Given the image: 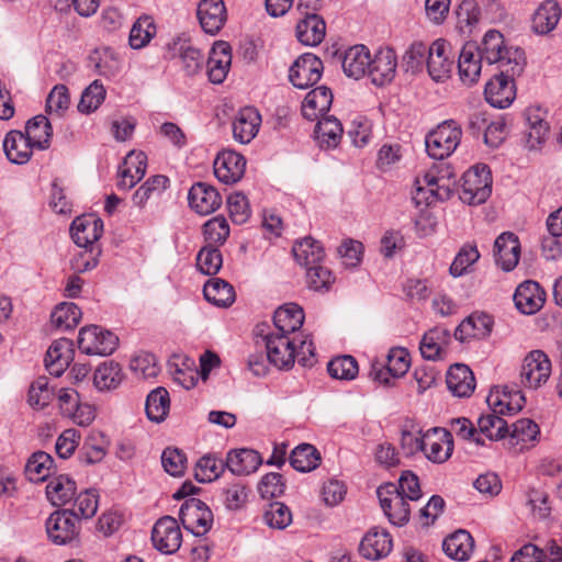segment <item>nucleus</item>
<instances>
[{
    "label": "nucleus",
    "instance_id": "a19ab883",
    "mask_svg": "<svg viewBox=\"0 0 562 562\" xmlns=\"http://www.w3.org/2000/svg\"><path fill=\"white\" fill-rule=\"evenodd\" d=\"M292 251L297 263L305 268L321 263L325 257L323 246L312 237L296 241Z\"/></svg>",
    "mask_w": 562,
    "mask_h": 562
},
{
    "label": "nucleus",
    "instance_id": "a211bd4d",
    "mask_svg": "<svg viewBox=\"0 0 562 562\" xmlns=\"http://www.w3.org/2000/svg\"><path fill=\"white\" fill-rule=\"evenodd\" d=\"M397 58L394 49L390 47L380 48L373 58L370 59L368 75L373 85L385 86L395 77Z\"/></svg>",
    "mask_w": 562,
    "mask_h": 562
},
{
    "label": "nucleus",
    "instance_id": "4be33fe9",
    "mask_svg": "<svg viewBox=\"0 0 562 562\" xmlns=\"http://www.w3.org/2000/svg\"><path fill=\"white\" fill-rule=\"evenodd\" d=\"M147 169V156L144 151H130L119 169L120 189L130 190L140 181Z\"/></svg>",
    "mask_w": 562,
    "mask_h": 562
},
{
    "label": "nucleus",
    "instance_id": "20e7f679",
    "mask_svg": "<svg viewBox=\"0 0 562 562\" xmlns=\"http://www.w3.org/2000/svg\"><path fill=\"white\" fill-rule=\"evenodd\" d=\"M492 193V173L486 165H475L462 176L459 198L470 205L484 203Z\"/></svg>",
    "mask_w": 562,
    "mask_h": 562
},
{
    "label": "nucleus",
    "instance_id": "9b49d317",
    "mask_svg": "<svg viewBox=\"0 0 562 562\" xmlns=\"http://www.w3.org/2000/svg\"><path fill=\"white\" fill-rule=\"evenodd\" d=\"M80 521L68 509L56 510L46 520V532L55 544H68L79 536Z\"/></svg>",
    "mask_w": 562,
    "mask_h": 562
},
{
    "label": "nucleus",
    "instance_id": "f257e3e1",
    "mask_svg": "<svg viewBox=\"0 0 562 562\" xmlns=\"http://www.w3.org/2000/svg\"><path fill=\"white\" fill-rule=\"evenodd\" d=\"M103 222L93 215L76 217L70 226L71 238L79 247L85 248L76 259L74 267L78 272H86L97 267L101 250L94 243L101 237Z\"/></svg>",
    "mask_w": 562,
    "mask_h": 562
},
{
    "label": "nucleus",
    "instance_id": "79ce46f5",
    "mask_svg": "<svg viewBox=\"0 0 562 562\" xmlns=\"http://www.w3.org/2000/svg\"><path fill=\"white\" fill-rule=\"evenodd\" d=\"M203 294L206 301L221 307H227L235 301L234 288L225 280L212 278L204 284Z\"/></svg>",
    "mask_w": 562,
    "mask_h": 562
},
{
    "label": "nucleus",
    "instance_id": "e433bc0d",
    "mask_svg": "<svg viewBox=\"0 0 562 562\" xmlns=\"http://www.w3.org/2000/svg\"><path fill=\"white\" fill-rule=\"evenodd\" d=\"M539 434V426L533 420L521 418L512 425L509 443L516 452H522L533 446Z\"/></svg>",
    "mask_w": 562,
    "mask_h": 562
},
{
    "label": "nucleus",
    "instance_id": "bb28decb",
    "mask_svg": "<svg viewBox=\"0 0 562 562\" xmlns=\"http://www.w3.org/2000/svg\"><path fill=\"white\" fill-rule=\"evenodd\" d=\"M493 317L485 313H473L461 322L454 330V338L461 342L470 338H486L493 329Z\"/></svg>",
    "mask_w": 562,
    "mask_h": 562
},
{
    "label": "nucleus",
    "instance_id": "8fccbe9b",
    "mask_svg": "<svg viewBox=\"0 0 562 562\" xmlns=\"http://www.w3.org/2000/svg\"><path fill=\"white\" fill-rule=\"evenodd\" d=\"M81 318V311L70 302L60 303L50 315L52 324L60 330L75 328Z\"/></svg>",
    "mask_w": 562,
    "mask_h": 562
},
{
    "label": "nucleus",
    "instance_id": "ddd939ff",
    "mask_svg": "<svg viewBox=\"0 0 562 562\" xmlns=\"http://www.w3.org/2000/svg\"><path fill=\"white\" fill-rule=\"evenodd\" d=\"M267 358L278 369L289 370L295 362V337L269 333L263 338Z\"/></svg>",
    "mask_w": 562,
    "mask_h": 562
},
{
    "label": "nucleus",
    "instance_id": "4c0bfd02",
    "mask_svg": "<svg viewBox=\"0 0 562 562\" xmlns=\"http://www.w3.org/2000/svg\"><path fill=\"white\" fill-rule=\"evenodd\" d=\"M260 454L252 449H239L228 452L226 468L236 475H248L254 473L261 464Z\"/></svg>",
    "mask_w": 562,
    "mask_h": 562
},
{
    "label": "nucleus",
    "instance_id": "39448f33",
    "mask_svg": "<svg viewBox=\"0 0 562 562\" xmlns=\"http://www.w3.org/2000/svg\"><path fill=\"white\" fill-rule=\"evenodd\" d=\"M461 135L462 131L454 121L439 124L426 136L425 145L428 155L438 160L449 157L460 144Z\"/></svg>",
    "mask_w": 562,
    "mask_h": 562
},
{
    "label": "nucleus",
    "instance_id": "6e6d98bb",
    "mask_svg": "<svg viewBox=\"0 0 562 562\" xmlns=\"http://www.w3.org/2000/svg\"><path fill=\"white\" fill-rule=\"evenodd\" d=\"M169 186V179L162 175L148 178L133 194V202L137 206H144L153 194H160Z\"/></svg>",
    "mask_w": 562,
    "mask_h": 562
},
{
    "label": "nucleus",
    "instance_id": "ea45409f",
    "mask_svg": "<svg viewBox=\"0 0 562 562\" xmlns=\"http://www.w3.org/2000/svg\"><path fill=\"white\" fill-rule=\"evenodd\" d=\"M561 18V9L557 1H544L532 16V29L538 34H548L557 26Z\"/></svg>",
    "mask_w": 562,
    "mask_h": 562
},
{
    "label": "nucleus",
    "instance_id": "6e6552de",
    "mask_svg": "<svg viewBox=\"0 0 562 562\" xmlns=\"http://www.w3.org/2000/svg\"><path fill=\"white\" fill-rule=\"evenodd\" d=\"M179 518L184 529L196 537L206 535L213 525V513L199 498H188L181 505Z\"/></svg>",
    "mask_w": 562,
    "mask_h": 562
},
{
    "label": "nucleus",
    "instance_id": "3c124183",
    "mask_svg": "<svg viewBox=\"0 0 562 562\" xmlns=\"http://www.w3.org/2000/svg\"><path fill=\"white\" fill-rule=\"evenodd\" d=\"M106 454V447L104 445L103 436L101 432H91L85 440L80 451L79 460L85 464H94L103 460Z\"/></svg>",
    "mask_w": 562,
    "mask_h": 562
},
{
    "label": "nucleus",
    "instance_id": "7c9ffc66",
    "mask_svg": "<svg viewBox=\"0 0 562 562\" xmlns=\"http://www.w3.org/2000/svg\"><path fill=\"white\" fill-rule=\"evenodd\" d=\"M304 322V311L295 303L280 306L273 315L274 331L272 334H284L292 337Z\"/></svg>",
    "mask_w": 562,
    "mask_h": 562
},
{
    "label": "nucleus",
    "instance_id": "2eb2a0df",
    "mask_svg": "<svg viewBox=\"0 0 562 562\" xmlns=\"http://www.w3.org/2000/svg\"><path fill=\"white\" fill-rule=\"evenodd\" d=\"M450 44L442 38L436 40L429 46V55L426 58V65L429 76L437 82L449 78L453 67V60L450 58Z\"/></svg>",
    "mask_w": 562,
    "mask_h": 562
},
{
    "label": "nucleus",
    "instance_id": "603ef678",
    "mask_svg": "<svg viewBox=\"0 0 562 562\" xmlns=\"http://www.w3.org/2000/svg\"><path fill=\"white\" fill-rule=\"evenodd\" d=\"M156 33V26L151 18L142 16L132 26L130 32V45L134 49L146 46Z\"/></svg>",
    "mask_w": 562,
    "mask_h": 562
},
{
    "label": "nucleus",
    "instance_id": "72a5a7b5",
    "mask_svg": "<svg viewBox=\"0 0 562 562\" xmlns=\"http://www.w3.org/2000/svg\"><path fill=\"white\" fill-rule=\"evenodd\" d=\"M370 59V52L364 45L351 46L342 55V70L347 77L358 80L368 74Z\"/></svg>",
    "mask_w": 562,
    "mask_h": 562
},
{
    "label": "nucleus",
    "instance_id": "0e129e2a",
    "mask_svg": "<svg viewBox=\"0 0 562 562\" xmlns=\"http://www.w3.org/2000/svg\"><path fill=\"white\" fill-rule=\"evenodd\" d=\"M53 396V390L48 387V379L40 376L31 384L27 401L33 408L42 409L49 404Z\"/></svg>",
    "mask_w": 562,
    "mask_h": 562
},
{
    "label": "nucleus",
    "instance_id": "338daca9",
    "mask_svg": "<svg viewBox=\"0 0 562 562\" xmlns=\"http://www.w3.org/2000/svg\"><path fill=\"white\" fill-rule=\"evenodd\" d=\"M131 370L143 379L155 378L160 371L155 355L149 352H142L136 355L131 360Z\"/></svg>",
    "mask_w": 562,
    "mask_h": 562
},
{
    "label": "nucleus",
    "instance_id": "e2e57ef3",
    "mask_svg": "<svg viewBox=\"0 0 562 562\" xmlns=\"http://www.w3.org/2000/svg\"><path fill=\"white\" fill-rule=\"evenodd\" d=\"M221 497L226 508L236 510L246 504L248 492L240 481H234L222 488Z\"/></svg>",
    "mask_w": 562,
    "mask_h": 562
},
{
    "label": "nucleus",
    "instance_id": "c9c22d12",
    "mask_svg": "<svg viewBox=\"0 0 562 562\" xmlns=\"http://www.w3.org/2000/svg\"><path fill=\"white\" fill-rule=\"evenodd\" d=\"M168 50L171 58L176 57L178 54L182 70L188 76H195L202 71L204 66V55L199 48L179 41L169 44Z\"/></svg>",
    "mask_w": 562,
    "mask_h": 562
},
{
    "label": "nucleus",
    "instance_id": "58836bf2",
    "mask_svg": "<svg viewBox=\"0 0 562 562\" xmlns=\"http://www.w3.org/2000/svg\"><path fill=\"white\" fill-rule=\"evenodd\" d=\"M442 549L450 559L465 561L473 552L474 540L469 531L460 529L443 540Z\"/></svg>",
    "mask_w": 562,
    "mask_h": 562
},
{
    "label": "nucleus",
    "instance_id": "de8ad7c7",
    "mask_svg": "<svg viewBox=\"0 0 562 562\" xmlns=\"http://www.w3.org/2000/svg\"><path fill=\"white\" fill-rule=\"evenodd\" d=\"M54 460L44 451L34 452L25 465V474L31 482H44L50 474Z\"/></svg>",
    "mask_w": 562,
    "mask_h": 562
},
{
    "label": "nucleus",
    "instance_id": "2f4dec72",
    "mask_svg": "<svg viewBox=\"0 0 562 562\" xmlns=\"http://www.w3.org/2000/svg\"><path fill=\"white\" fill-rule=\"evenodd\" d=\"M295 33L303 45L316 46L325 37L326 23L317 13H308L297 22Z\"/></svg>",
    "mask_w": 562,
    "mask_h": 562
},
{
    "label": "nucleus",
    "instance_id": "aec40b11",
    "mask_svg": "<svg viewBox=\"0 0 562 562\" xmlns=\"http://www.w3.org/2000/svg\"><path fill=\"white\" fill-rule=\"evenodd\" d=\"M189 205L201 215H209L215 212L222 204V196L218 191L205 182H196L189 190Z\"/></svg>",
    "mask_w": 562,
    "mask_h": 562
},
{
    "label": "nucleus",
    "instance_id": "09e8293b",
    "mask_svg": "<svg viewBox=\"0 0 562 562\" xmlns=\"http://www.w3.org/2000/svg\"><path fill=\"white\" fill-rule=\"evenodd\" d=\"M321 456L310 443L297 446L290 454V464L300 472H310L318 467Z\"/></svg>",
    "mask_w": 562,
    "mask_h": 562
},
{
    "label": "nucleus",
    "instance_id": "680f3d73",
    "mask_svg": "<svg viewBox=\"0 0 562 562\" xmlns=\"http://www.w3.org/2000/svg\"><path fill=\"white\" fill-rule=\"evenodd\" d=\"M105 98V89L99 83L98 80H94L89 87H87L80 98L78 103V110L81 113H91L95 111Z\"/></svg>",
    "mask_w": 562,
    "mask_h": 562
},
{
    "label": "nucleus",
    "instance_id": "5fc2aeb1",
    "mask_svg": "<svg viewBox=\"0 0 562 562\" xmlns=\"http://www.w3.org/2000/svg\"><path fill=\"white\" fill-rule=\"evenodd\" d=\"M223 265L222 254L216 246L205 245L196 256V267L205 276H215Z\"/></svg>",
    "mask_w": 562,
    "mask_h": 562
},
{
    "label": "nucleus",
    "instance_id": "f03ea898",
    "mask_svg": "<svg viewBox=\"0 0 562 562\" xmlns=\"http://www.w3.org/2000/svg\"><path fill=\"white\" fill-rule=\"evenodd\" d=\"M477 53L488 64H497L498 68L504 66L512 74H522L526 66L525 52L519 47L507 48L503 34L496 30L485 33Z\"/></svg>",
    "mask_w": 562,
    "mask_h": 562
},
{
    "label": "nucleus",
    "instance_id": "49530a36",
    "mask_svg": "<svg viewBox=\"0 0 562 562\" xmlns=\"http://www.w3.org/2000/svg\"><path fill=\"white\" fill-rule=\"evenodd\" d=\"M122 370L119 363L105 361L100 364L93 374V384L100 391L116 389L122 382Z\"/></svg>",
    "mask_w": 562,
    "mask_h": 562
},
{
    "label": "nucleus",
    "instance_id": "f704fd0d",
    "mask_svg": "<svg viewBox=\"0 0 562 562\" xmlns=\"http://www.w3.org/2000/svg\"><path fill=\"white\" fill-rule=\"evenodd\" d=\"M261 122L259 112L252 106L241 109L233 122V135L241 144H248L258 133Z\"/></svg>",
    "mask_w": 562,
    "mask_h": 562
},
{
    "label": "nucleus",
    "instance_id": "864d4df0",
    "mask_svg": "<svg viewBox=\"0 0 562 562\" xmlns=\"http://www.w3.org/2000/svg\"><path fill=\"white\" fill-rule=\"evenodd\" d=\"M225 468L226 464L223 460L206 454L196 462L194 477L202 483L212 482L222 474Z\"/></svg>",
    "mask_w": 562,
    "mask_h": 562
},
{
    "label": "nucleus",
    "instance_id": "c756f323",
    "mask_svg": "<svg viewBox=\"0 0 562 562\" xmlns=\"http://www.w3.org/2000/svg\"><path fill=\"white\" fill-rule=\"evenodd\" d=\"M333 103L331 90L325 86L311 90L302 103V115L308 121L325 116Z\"/></svg>",
    "mask_w": 562,
    "mask_h": 562
},
{
    "label": "nucleus",
    "instance_id": "69168bd1",
    "mask_svg": "<svg viewBox=\"0 0 562 562\" xmlns=\"http://www.w3.org/2000/svg\"><path fill=\"white\" fill-rule=\"evenodd\" d=\"M306 282L308 288L314 291H328L335 282V278L331 271L321 262L306 268Z\"/></svg>",
    "mask_w": 562,
    "mask_h": 562
},
{
    "label": "nucleus",
    "instance_id": "a878e982",
    "mask_svg": "<svg viewBox=\"0 0 562 562\" xmlns=\"http://www.w3.org/2000/svg\"><path fill=\"white\" fill-rule=\"evenodd\" d=\"M198 18L205 33H218L227 19L223 0H202L198 5Z\"/></svg>",
    "mask_w": 562,
    "mask_h": 562
},
{
    "label": "nucleus",
    "instance_id": "f8f14e48",
    "mask_svg": "<svg viewBox=\"0 0 562 562\" xmlns=\"http://www.w3.org/2000/svg\"><path fill=\"white\" fill-rule=\"evenodd\" d=\"M151 542L162 554L176 553L182 543V532L177 519L171 516L159 518L151 530Z\"/></svg>",
    "mask_w": 562,
    "mask_h": 562
},
{
    "label": "nucleus",
    "instance_id": "9d476101",
    "mask_svg": "<svg viewBox=\"0 0 562 562\" xmlns=\"http://www.w3.org/2000/svg\"><path fill=\"white\" fill-rule=\"evenodd\" d=\"M520 75L506 71L504 66L501 67L499 74L495 75L485 85V100L494 108L505 109L509 106L516 98L514 78Z\"/></svg>",
    "mask_w": 562,
    "mask_h": 562
},
{
    "label": "nucleus",
    "instance_id": "0eeeda50",
    "mask_svg": "<svg viewBox=\"0 0 562 562\" xmlns=\"http://www.w3.org/2000/svg\"><path fill=\"white\" fill-rule=\"evenodd\" d=\"M376 495L384 515L392 525L402 527L409 521V501L398 493L396 484L386 483L379 486Z\"/></svg>",
    "mask_w": 562,
    "mask_h": 562
},
{
    "label": "nucleus",
    "instance_id": "4d7b16f0",
    "mask_svg": "<svg viewBox=\"0 0 562 562\" xmlns=\"http://www.w3.org/2000/svg\"><path fill=\"white\" fill-rule=\"evenodd\" d=\"M206 245L221 246L229 236V225L224 216H215L203 225Z\"/></svg>",
    "mask_w": 562,
    "mask_h": 562
},
{
    "label": "nucleus",
    "instance_id": "c85d7f7f",
    "mask_svg": "<svg viewBox=\"0 0 562 562\" xmlns=\"http://www.w3.org/2000/svg\"><path fill=\"white\" fill-rule=\"evenodd\" d=\"M482 60L484 58H481L475 44L468 43L462 47L458 60V70L460 79L465 86H472L477 82L481 75Z\"/></svg>",
    "mask_w": 562,
    "mask_h": 562
},
{
    "label": "nucleus",
    "instance_id": "dca6fc26",
    "mask_svg": "<svg viewBox=\"0 0 562 562\" xmlns=\"http://www.w3.org/2000/svg\"><path fill=\"white\" fill-rule=\"evenodd\" d=\"M453 451V440L450 431L434 428L424 435L423 452L434 463L447 461Z\"/></svg>",
    "mask_w": 562,
    "mask_h": 562
},
{
    "label": "nucleus",
    "instance_id": "423d86ee",
    "mask_svg": "<svg viewBox=\"0 0 562 562\" xmlns=\"http://www.w3.org/2000/svg\"><path fill=\"white\" fill-rule=\"evenodd\" d=\"M552 364L548 355L539 349L529 351L520 368V384L530 390L544 385L551 375Z\"/></svg>",
    "mask_w": 562,
    "mask_h": 562
},
{
    "label": "nucleus",
    "instance_id": "b1692460",
    "mask_svg": "<svg viewBox=\"0 0 562 562\" xmlns=\"http://www.w3.org/2000/svg\"><path fill=\"white\" fill-rule=\"evenodd\" d=\"M232 64V48L228 43L216 42L211 52L206 64V72L212 83H222L229 70Z\"/></svg>",
    "mask_w": 562,
    "mask_h": 562
},
{
    "label": "nucleus",
    "instance_id": "052dcab7",
    "mask_svg": "<svg viewBox=\"0 0 562 562\" xmlns=\"http://www.w3.org/2000/svg\"><path fill=\"white\" fill-rule=\"evenodd\" d=\"M99 505V496L95 490H86L81 492L76 498L74 503V508L69 509L79 518H91L95 515Z\"/></svg>",
    "mask_w": 562,
    "mask_h": 562
},
{
    "label": "nucleus",
    "instance_id": "cd10ccee",
    "mask_svg": "<svg viewBox=\"0 0 562 562\" xmlns=\"http://www.w3.org/2000/svg\"><path fill=\"white\" fill-rule=\"evenodd\" d=\"M448 390L457 397H469L475 390L472 370L463 363L452 364L446 376Z\"/></svg>",
    "mask_w": 562,
    "mask_h": 562
},
{
    "label": "nucleus",
    "instance_id": "c03bdc74",
    "mask_svg": "<svg viewBox=\"0 0 562 562\" xmlns=\"http://www.w3.org/2000/svg\"><path fill=\"white\" fill-rule=\"evenodd\" d=\"M315 133L321 147L335 148L340 143L344 128L335 116L325 115L318 119Z\"/></svg>",
    "mask_w": 562,
    "mask_h": 562
},
{
    "label": "nucleus",
    "instance_id": "774afa93",
    "mask_svg": "<svg viewBox=\"0 0 562 562\" xmlns=\"http://www.w3.org/2000/svg\"><path fill=\"white\" fill-rule=\"evenodd\" d=\"M266 524L276 529H284L292 521V514L290 508L280 502H274L269 505V508L263 515Z\"/></svg>",
    "mask_w": 562,
    "mask_h": 562
},
{
    "label": "nucleus",
    "instance_id": "a18cd8bd",
    "mask_svg": "<svg viewBox=\"0 0 562 562\" xmlns=\"http://www.w3.org/2000/svg\"><path fill=\"white\" fill-rule=\"evenodd\" d=\"M169 408L170 398L166 389L157 387L147 395L145 412L149 420L155 423L165 420Z\"/></svg>",
    "mask_w": 562,
    "mask_h": 562
},
{
    "label": "nucleus",
    "instance_id": "5701e85b",
    "mask_svg": "<svg viewBox=\"0 0 562 562\" xmlns=\"http://www.w3.org/2000/svg\"><path fill=\"white\" fill-rule=\"evenodd\" d=\"M450 341V330L436 326L424 334L419 344L420 353L426 360H441L447 353Z\"/></svg>",
    "mask_w": 562,
    "mask_h": 562
},
{
    "label": "nucleus",
    "instance_id": "37998d69",
    "mask_svg": "<svg viewBox=\"0 0 562 562\" xmlns=\"http://www.w3.org/2000/svg\"><path fill=\"white\" fill-rule=\"evenodd\" d=\"M76 494V482L68 475L52 479L46 486L47 498L54 506H63L70 502Z\"/></svg>",
    "mask_w": 562,
    "mask_h": 562
},
{
    "label": "nucleus",
    "instance_id": "f3484780",
    "mask_svg": "<svg viewBox=\"0 0 562 562\" xmlns=\"http://www.w3.org/2000/svg\"><path fill=\"white\" fill-rule=\"evenodd\" d=\"M213 167L214 175L221 182L233 184L243 178L246 169V159L236 151L224 150L217 155Z\"/></svg>",
    "mask_w": 562,
    "mask_h": 562
},
{
    "label": "nucleus",
    "instance_id": "1a4fd4ad",
    "mask_svg": "<svg viewBox=\"0 0 562 562\" xmlns=\"http://www.w3.org/2000/svg\"><path fill=\"white\" fill-rule=\"evenodd\" d=\"M119 338L110 330L92 325L79 331L78 347L87 355L109 356L115 351Z\"/></svg>",
    "mask_w": 562,
    "mask_h": 562
},
{
    "label": "nucleus",
    "instance_id": "6ab92c4d",
    "mask_svg": "<svg viewBox=\"0 0 562 562\" xmlns=\"http://www.w3.org/2000/svg\"><path fill=\"white\" fill-rule=\"evenodd\" d=\"M495 262L504 271H512L519 262L520 241L512 232L502 233L494 243Z\"/></svg>",
    "mask_w": 562,
    "mask_h": 562
},
{
    "label": "nucleus",
    "instance_id": "4468645a",
    "mask_svg": "<svg viewBox=\"0 0 562 562\" xmlns=\"http://www.w3.org/2000/svg\"><path fill=\"white\" fill-rule=\"evenodd\" d=\"M324 70L323 61L312 53L301 55L289 71V79L299 89L317 83Z\"/></svg>",
    "mask_w": 562,
    "mask_h": 562
},
{
    "label": "nucleus",
    "instance_id": "412c9836",
    "mask_svg": "<svg viewBox=\"0 0 562 562\" xmlns=\"http://www.w3.org/2000/svg\"><path fill=\"white\" fill-rule=\"evenodd\" d=\"M514 302L520 313L532 315L543 306L546 293L538 282L528 280L517 286Z\"/></svg>",
    "mask_w": 562,
    "mask_h": 562
},
{
    "label": "nucleus",
    "instance_id": "bf43d9fd",
    "mask_svg": "<svg viewBox=\"0 0 562 562\" xmlns=\"http://www.w3.org/2000/svg\"><path fill=\"white\" fill-rule=\"evenodd\" d=\"M479 430L491 440L505 438L508 432L507 423L494 413L482 415L477 420Z\"/></svg>",
    "mask_w": 562,
    "mask_h": 562
},
{
    "label": "nucleus",
    "instance_id": "13d9d810",
    "mask_svg": "<svg viewBox=\"0 0 562 562\" xmlns=\"http://www.w3.org/2000/svg\"><path fill=\"white\" fill-rule=\"evenodd\" d=\"M329 375L338 380H353L359 372L358 362L351 356L334 358L327 364Z\"/></svg>",
    "mask_w": 562,
    "mask_h": 562
},
{
    "label": "nucleus",
    "instance_id": "393cba45",
    "mask_svg": "<svg viewBox=\"0 0 562 562\" xmlns=\"http://www.w3.org/2000/svg\"><path fill=\"white\" fill-rule=\"evenodd\" d=\"M74 344L70 339L55 340L45 356V367L49 374L60 376L74 360Z\"/></svg>",
    "mask_w": 562,
    "mask_h": 562
},
{
    "label": "nucleus",
    "instance_id": "7ed1b4c3",
    "mask_svg": "<svg viewBox=\"0 0 562 562\" xmlns=\"http://www.w3.org/2000/svg\"><path fill=\"white\" fill-rule=\"evenodd\" d=\"M38 121H27L25 125V133L12 130L7 133L3 139V150L7 158L16 165L26 164L31 157L34 148L46 149V140L40 139V134H36L35 128L38 127Z\"/></svg>",
    "mask_w": 562,
    "mask_h": 562
},
{
    "label": "nucleus",
    "instance_id": "473e14b6",
    "mask_svg": "<svg viewBox=\"0 0 562 562\" xmlns=\"http://www.w3.org/2000/svg\"><path fill=\"white\" fill-rule=\"evenodd\" d=\"M392 546L390 533L374 528L362 538L359 551L368 560H380L391 552Z\"/></svg>",
    "mask_w": 562,
    "mask_h": 562
}]
</instances>
